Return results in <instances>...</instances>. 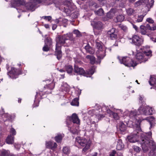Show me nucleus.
Listing matches in <instances>:
<instances>
[{
    "label": "nucleus",
    "mask_w": 156,
    "mask_h": 156,
    "mask_svg": "<svg viewBox=\"0 0 156 156\" xmlns=\"http://www.w3.org/2000/svg\"><path fill=\"white\" fill-rule=\"evenodd\" d=\"M71 124H72V123H71ZM67 124L68 125V127L69 128V129L71 132L73 133H77L79 129L78 127H77L76 129H74L73 127H71V125L72 124H71L70 125V124H68V122L67 123Z\"/></svg>",
    "instance_id": "nucleus-31"
},
{
    "label": "nucleus",
    "mask_w": 156,
    "mask_h": 156,
    "mask_svg": "<svg viewBox=\"0 0 156 156\" xmlns=\"http://www.w3.org/2000/svg\"><path fill=\"white\" fill-rule=\"evenodd\" d=\"M127 115V117L129 118V120L126 122L127 126L129 127H136L140 130V123L141 121L139 117L137 116L136 110L129 111L128 110H126L124 112L123 116Z\"/></svg>",
    "instance_id": "nucleus-2"
},
{
    "label": "nucleus",
    "mask_w": 156,
    "mask_h": 156,
    "mask_svg": "<svg viewBox=\"0 0 156 156\" xmlns=\"http://www.w3.org/2000/svg\"><path fill=\"white\" fill-rule=\"evenodd\" d=\"M57 26L56 24H53L52 26V29L53 30H54L56 29Z\"/></svg>",
    "instance_id": "nucleus-64"
},
{
    "label": "nucleus",
    "mask_w": 156,
    "mask_h": 156,
    "mask_svg": "<svg viewBox=\"0 0 156 156\" xmlns=\"http://www.w3.org/2000/svg\"><path fill=\"white\" fill-rule=\"evenodd\" d=\"M90 123V129L86 131V133L89 134L90 136H93L94 135L95 132L97 131L98 125L94 121L91 122Z\"/></svg>",
    "instance_id": "nucleus-14"
},
{
    "label": "nucleus",
    "mask_w": 156,
    "mask_h": 156,
    "mask_svg": "<svg viewBox=\"0 0 156 156\" xmlns=\"http://www.w3.org/2000/svg\"><path fill=\"white\" fill-rule=\"evenodd\" d=\"M116 153V151H115L113 150L110 154V156H115Z\"/></svg>",
    "instance_id": "nucleus-58"
},
{
    "label": "nucleus",
    "mask_w": 156,
    "mask_h": 156,
    "mask_svg": "<svg viewBox=\"0 0 156 156\" xmlns=\"http://www.w3.org/2000/svg\"><path fill=\"white\" fill-rule=\"evenodd\" d=\"M91 24L94 29V32L95 35L98 34L99 33H97L95 30H98L100 31L103 29V24L100 21L97 22L95 20H94L91 22Z\"/></svg>",
    "instance_id": "nucleus-12"
},
{
    "label": "nucleus",
    "mask_w": 156,
    "mask_h": 156,
    "mask_svg": "<svg viewBox=\"0 0 156 156\" xmlns=\"http://www.w3.org/2000/svg\"><path fill=\"white\" fill-rule=\"evenodd\" d=\"M148 2L149 0H140L135 3V6L137 7L141 5H147L148 4Z\"/></svg>",
    "instance_id": "nucleus-24"
},
{
    "label": "nucleus",
    "mask_w": 156,
    "mask_h": 156,
    "mask_svg": "<svg viewBox=\"0 0 156 156\" xmlns=\"http://www.w3.org/2000/svg\"><path fill=\"white\" fill-rule=\"evenodd\" d=\"M117 12V10L114 9H111L107 14V17L108 19H112Z\"/></svg>",
    "instance_id": "nucleus-22"
},
{
    "label": "nucleus",
    "mask_w": 156,
    "mask_h": 156,
    "mask_svg": "<svg viewBox=\"0 0 156 156\" xmlns=\"http://www.w3.org/2000/svg\"><path fill=\"white\" fill-rule=\"evenodd\" d=\"M55 87V83L54 82H52L51 83H50L49 84L46 85V86L44 87L46 88H47L48 89H49L50 90V91H48V92H47V94H48L49 93H50L51 92V90L53 89Z\"/></svg>",
    "instance_id": "nucleus-33"
},
{
    "label": "nucleus",
    "mask_w": 156,
    "mask_h": 156,
    "mask_svg": "<svg viewBox=\"0 0 156 156\" xmlns=\"http://www.w3.org/2000/svg\"><path fill=\"white\" fill-rule=\"evenodd\" d=\"M107 34L112 40L116 39L117 36V33L115 31V29L114 28H112L108 30Z\"/></svg>",
    "instance_id": "nucleus-21"
},
{
    "label": "nucleus",
    "mask_w": 156,
    "mask_h": 156,
    "mask_svg": "<svg viewBox=\"0 0 156 156\" xmlns=\"http://www.w3.org/2000/svg\"><path fill=\"white\" fill-rule=\"evenodd\" d=\"M41 0H30L29 2L25 3L24 0H12L11 3V7L16 8L21 5H24L26 9L31 11L35 9L36 5L41 2Z\"/></svg>",
    "instance_id": "nucleus-3"
},
{
    "label": "nucleus",
    "mask_w": 156,
    "mask_h": 156,
    "mask_svg": "<svg viewBox=\"0 0 156 156\" xmlns=\"http://www.w3.org/2000/svg\"><path fill=\"white\" fill-rule=\"evenodd\" d=\"M139 100L140 101V102L142 103L143 101L145 100V98L144 96L143 95H140L139 97Z\"/></svg>",
    "instance_id": "nucleus-49"
},
{
    "label": "nucleus",
    "mask_w": 156,
    "mask_h": 156,
    "mask_svg": "<svg viewBox=\"0 0 156 156\" xmlns=\"http://www.w3.org/2000/svg\"><path fill=\"white\" fill-rule=\"evenodd\" d=\"M61 26H63L64 27H66L68 20L64 18L61 19Z\"/></svg>",
    "instance_id": "nucleus-44"
},
{
    "label": "nucleus",
    "mask_w": 156,
    "mask_h": 156,
    "mask_svg": "<svg viewBox=\"0 0 156 156\" xmlns=\"http://www.w3.org/2000/svg\"><path fill=\"white\" fill-rule=\"evenodd\" d=\"M86 58L90 60L91 64H93L95 63V58L94 56L90 55H87L86 56Z\"/></svg>",
    "instance_id": "nucleus-37"
},
{
    "label": "nucleus",
    "mask_w": 156,
    "mask_h": 156,
    "mask_svg": "<svg viewBox=\"0 0 156 156\" xmlns=\"http://www.w3.org/2000/svg\"><path fill=\"white\" fill-rule=\"evenodd\" d=\"M138 111L139 114L145 115H152L155 112L153 108L148 106L144 105H141L139 108Z\"/></svg>",
    "instance_id": "nucleus-10"
},
{
    "label": "nucleus",
    "mask_w": 156,
    "mask_h": 156,
    "mask_svg": "<svg viewBox=\"0 0 156 156\" xmlns=\"http://www.w3.org/2000/svg\"><path fill=\"white\" fill-rule=\"evenodd\" d=\"M92 7L95 8H97L99 7V6L95 3H94L92 5Z\"/></svg>",
    "instance_id": "nucleus-56"
},
{
    "label": "nucleus",
    "mask_w": 156,
    "mask_h": 156,
    "mask_svg": "<svg viewBox=\"0 0 156 156\" xmlns=\"http://www.w3.org/2000/svg\"><path fill=\"white\" fill-rule=\"evenodd\" d=\"M14 137L10 135H9L6 139V143L8 144H12L14 142Z\"/></svg>",
    "instance_id": "nucleus-28"
},
{
    "label": "nucleus",
    "mask_w": 156,
    "mask_h": 156,
    "mask_svg": "<svg viewBox=\"0 0 156 156\" xmlns=\"http://www.w3.org/2000/svg\"><path fill=\"white\" fill-rule=\"evenodd\" d=\"M133 147L134 151L136 153H139L141 150V149L137 146H134Z\"/></svg>",
    "instance_id": "nucleus-46"
},
{
    "label": "nucleus",
    "mask_w": 156,
    "mask_h": 156,
    "mask_svg": "<svg viewBox=\"0 0 156 156\" xmlns=\"http://www.w3.org/2000/svg\"><path fill=\"white\" fill-rule=\"evenodd\" d=\"M127 14L129 16L133 15L136 12V11L131 8H129L126 9Z\"/></svg>",
    "instance_id": "nucleus-32"
},
{
    "label": "nucleus",
    "mask_w": 156,
    "mask_h": 156,
    "mask_svg": "<svg viewBox=\"0 0 156 156\" xmlns=\"http://www.w3.org/2000/svg\"><path fill=\"white\" fill-rule=\"evenodd\" d=\"M145 14H143L142 15H139L136 21L137 22H142L143 20L144 17L145 16Z\"/></svg>",
    "instance_id": "nucleus-45"
},
{
    "label": "nucleus",
    "mask_w": 156,
    "mask_h": 156,
    "mask_svg": "<svg viewBox=\"0 0 156 156\" xmlns=\"http://www.w3.org/2000/svg\"><path fill=\"white\" fill-rule=\"evenodd\" d=\"M149 84L152 86H153L154 87V88H155L156 87V78L151 76L149 81Z\"/></svg>",
    "instance_id": "nucleus-27"
},
{
    "label": "nucleus",
    "mask_w": 156,
    "mask_h": 156,
    "mask_svg": "<svg viewBox=\"0 0 156 156\" xmlns=\"http://www.w3.org/2000/svg\"><path fill=\"white\" fill-rule=\"evenodd\" d=\"M38 93H37V94L35 97V100L34 101V103L33 105V106L34 107L38 106L39 101L38 100H37V99H38Z\"/></svg>",
    "instance_id": "nucleus-43"
},
{
    "label": "nucleus",
    "mask_w": 156,
    "mask_h": 156,
    "mask_svg": "<svg viewBox=\"0 0 156 156\" xmlns=\"http://www.w3.org/2000/svg\"><path fill=\"white\" fill-rule=\"evenodd\" d=\"M154 0H151V3L149 4V5L150 6V8H151L152 6H153L154 5ZM148 6L149 5V4L147 5H146Z\"/></svg>",
    "instance_id": "nucleus-57"
},
{
    "label": "nucleus",
    "mask_w": 156,
    "mask_h": 156,
    "mask_svg": "<svg viewBox=\"0 0 156 156\" xmlns=\"http://www.w3.org/2000/svg\"><path fill=\"white\" fill-rule=\"evenodd\" d=\"M42 18L48 21H50L51 19V17L50 16H43Z\"/></svg>",
    "instance_id": "nucleus-51"
},
{
    "label": "nucleus",
    "mask_w": 156,
    "mask_h": 156,
    "mask_svg": "<svg viewBox=\"0 0 156 156\" xmlns=\"http://www.w3.org/2000/svg\"><path fill=\"white\" fill-rule=\"evenodd\" d=\"M147 22L151 24L153 23H154V20L151 18H148L146 20Z\"/></svg>",
    "instance_id": "nucleus-52"
},
{
    "label": "nucleus",
    "mask_w": 156,
    "mask_h": 156,
    "mask_svg": "<svg viewBox=\"0 0 156 156\" xmlns=\"http://www.w3.org/2000/svg\"><path fill=\"white\" fill-rule=\"evenodd\" d=\"M65 69L69 74H71L73 70L72 66L70 65H66L65 67Z\"/></svg>",
    "instance_id": "nucleus-34"
},
{
    "label": "nucleus",
    "mask_w": 156,
    "mask_h": 156,
    "mask_svg": "<svg viewBox=\"0 0 156 156\" xmlns=\"http://www.w3.org/2000/svg\"><path fill=\"white\" fill-rule=\"evenodd\" d=\"M124 147V145L122 143V140L121 139L118 140L117 145L116 149L119 150H120L123 149Z\"/></svg>",
    "instance_id": "nucleus-29"
},
{
    "label": "nucleus",
    "mask_w": 156,
    "mask_h": 156,
    "mask_svg": "<svg viewBox=\"0 0 156 156\" xmlns=\"http://www.w3.org/2000/svg\"><path fill=\"white\" fill-rule=\"evenodd\" d=\"M125 17L122 15H119L117 16L115 21L116 22H121L124 19Z\"/></svg>",
    "instance_id": "nucleus-35"
},
{
    "label": "nucleus",
    "mask_w": 156,
    "mask_h": 156,
    "mask_svg": "<svg viewBox=\"0 0 156 156\" xmlns=\"http://www.w3.org/2000/svg\"><path fill=\"white\" fill-rule=\"evenodd\" d=\"M91 143L90 140H87L82 137H77L76 138V143H78L81 146L85 147L82 150L84 152H85L90 148Z\"/></svg>",
    "instance_id": "nucleus-7"
},
{
    "label": "nucleus",
    "mask_w": 156,
    "mask_h": 156,
    "mask_svg": "<svg viewBox=\"0 0 156 156\" xmlns=\"http://www.w3.org/2000/svg\"><path fill=\"white\" fill-rule=\"evenodd\" d=\"M3 117L6 118L5 120H10L11 119V116L10 114H5L2 115Z\"/></svg>",
    "instance_id": "nucleus-48"
},
{
    "label": "nucleus",
    "mask_w": 156,
    "mask_h": 156,
    "mask_svg": "<svg viewBox=\"0 0 156 156\" xmlns=\"http://www.w3.org/2000/svg\"><path fill=\"white\" fill-rule=\"evenodd\" d=\"M80 61H75L76 64L74 65V71L77 74L83 75L84 76L87 77H90L94 72V70L95 68L94 66H92L90 69L86 72H85L84 70L82 68H79L77 65L78 63H80Z\"/></svg>",
    "instance_id": "nucleus-6"
},
{
    "label": "nucleus",
    "mask_w": 156,
    "mask_h": 156,
    "mask_svg": "<svg viewBox=\"0 0 156 156\" xmlns=\"http://www.w3.org/2000/svg\"><path fill=\"white\" fill-rule=\"evenodd\" d=\"M74 34H75L77 37H80L81 36V34L80 32L77 30H74L73 31Z\"/></svg>",
    "instance_id": "nucleus-47"
},
{
    "label": "nucleus",
    "mask_w": 156,
    "mask_h": 156,
    "mask_svg": "<svg viewBox=\"0 0 156 156\" xmlns=\"http://www.w3.org/2000/svg\"><path fill=\"white\" fill-rule=\"evenodd\" d=\"M106 111L107 113L109 114V116L112 117L115 119L116 120L119 119V117L117 113L111 111L109 109H107Z\"/></svg>",
    "instance_id": "nucleus-23"
},
{
    "label": "nucleus",
    "mask_w": 156,
    "mask_h": 156,
    "mask_svg": "<svg viewBox=\"0 0 156 156\" xmlns=\"http://www.w3.org/2000/svg\"><path fill=\"white\" fill-rule=\"evenodd\" d=\"M69 86L67 83L66 82H62L59 88V90L61 91L60 94L61 96H64L66 93H67L69 91Z\"/></svg>",
    "instance_id": "nucleus-17"
},
{
    "label": "nucleus",
    "mask_w": 156,
    "mask_h": 156,
    "mask_svg": "<svg viewBox=\"0 0 156 156\" xmlns=\"http://www.w3.org/2000/svg\"><path fill=\"white\" fill-rule=\"evenodd\" d=\"M136 130L134 131L130 135L127 137L128 140L131 143L140 142L142 149L144 152L151 151L149 153L150 156H156V147L155 143L151 140V133H144L141 130L140 128L139 129L135 127Z\"/></svg>",
    "instance_id": "nucleus-1"
},
{
    "label": "nucleus",
    "mask_w": 156,
    "mask_h": 156,
    "mask_svg": "<svg viewBox=\"0 0 156 156\" xmlns=\"http://www.w3.org/2000/svg\"><path fill=\"white\" fill-rule=\"evenodd\" d=\"M14 146L15 148L17 149H19L20 147V144H15L14 145Z\"/></svg>",
    "instance_id": "nucleus-60"
},
{
    "label": "nucleus",
    "mask_w": 156,
    "mask_h": 156,
    "mask_svg": "<svg viewBox=\"0 0 156 156\" xmlns=\"http://www.w3.org/2000/svg\"><path fill=\"white\" fill-rule=\"evenodd\" d=\"M146 27L144 25H141L140 27V31L141 34L145 35L147 33Z\"/></svg>",
    "instance_id": "nucleus-38"
},
{
    "label": "nucleus",
    "mask_w": 156,
    "mask_h": 156,
    "mask_svg": "<svg viewBox=\"0 0 156 156\" xmlns=\"http://www.w3.org/2000/svg\"><path fill=\"white\" fill-rule=\"evenodd\" d=\"M9 151L5 150H2L0 151V155L1 156H8Z\"/></svg>",
    "instance_id": "nucleus-41"
},
{
    "label": "nucleus",
    "mask_w": 156,
    "mask_h": 156,
    "mask_svg": "<svg viewBox=\"0 0 156 156\" xmlns=\"http://www.w3.org/2000/svg\"><path fill=\"white\" fill-rule=\"evenodd\" d=\"M71 104L73 106H78L79 102L78 98H76L73 99L71 102Z\"/></svg>",
    "instance_id": "nucleus-39"
},
{
    "label": "nucleus",
    "mask_w": 156,
    "mask_h": 156,
    "mask_svg": "<svg viewBox=\"0 0 156 156\" xmlns=\"http://www.w3.org/2000/svg\"><path fill=\"white\" fill-rule=\"evenodd\" d=\"M63 152L66 154H68L70 152V150L69 147H64L62 149Z\"/></svg>",
    "instance_id": "nucleus-42"
},
{
    "label": "nucleus",
    "mask_w": 156,
    "mask_h": 156,
    "mask_svg": "<svg viewBox=\"0 0 156 156\" xmlns=\"http://www.w3.org/2000/svg\"><path fill=\"white\" fill-rule=\"evenodd\" d=\"M98 110H89L87 113V115H90V116H95L96 119L95 120L96 121L98 122V120L101 119V118H103L104 117V115L102 114H96L94 115V113L95 112L96 113H98Z\"/></svg>",
    "instance_id": "nucleus-16"
},
{
    "label": "nucleus",
    "mask_w": 156,
    "mask_h": 156,
    "mask_svg": "<svg viewBox=\"0 0 156 156\" xmlns=\"http://www.w3.org/2000/svg\"><path fill=\"white\" fill-rule=\"evenodd\" d=\"M121 29L124 31H126L127 30V28L126 26L123 25H121L120 26Z\"/></svg>",
    "instance_id": "nucleus-53"
},
{
    "label": "nucleus",
    "mask_w": 156,
    "mask_h": 156,
    "mask_svg": "<svg viewBox=\"0 0 156 156\" xmlns=\"http://www.w3.org/2000/svg\"><path fill=\"white\" fill-rule=\"evenodd\" d=\"M10 133L13 136L15 135L16 134V132L15 130L12 128L10 129Z\"/></svg>",
    "instance_id": "nucleus-50"
},
{
    "label": "nucleus",
    "mask_w": 156,
    "mask_h": 156,
    "mask_svg": "<svg viewBox=\"0 0 156 156\" xmlns=\"http://www.w3.org/2000/svg\"><path fill=\"white\" fill-rule=\"evenodd\" d=\"M64 134L63 133H58L54 138L55 141L58 143H61L63 138L64 137Z\"/></svg>",
    "instance_id": "nucleus-25"
},
{
    "label": "nucleus",
    "mask_w": 156,
    "mask_h": 156,
    "mask_svg": "<svg viewBox=\"0 0 156 156\" xmlns=\"http://www.w3.org/2000/svg\"><path fill=\"white\" fill-rule=\"evenodd\" d=\"M85 49L87 52L90 54H92L94 53V49L90 47L89 44H87L85 46Z\"/></svg>",
    "instance_id": "nucleus-30"
},
{
    "label": "nucleus",
    "mask_w": 156,
    "mask_h": 156,
    "mask_svg": "<svg viewBox=\"0 0 156 156\" xmlns=\"http://www.w3.org/2000/svg\"><path fill=\"white\" fill-rule=\"evenodd\" d=\"M76 92H77L76 93H77V95L79 96L81 93V90L78 89L77 90H76Z\"/></svg>",
    "instance_id": "nucleus-61"
},
{
    "label": "nucleus",
    "mask_w": 156,
    "mask_h": 156,
    "mask_svg": "<svg viewBox=\"0 0 156 156\" xmlns=\"http://www.w3.org/2000/svg\"><path fill=\"white\" fill-rule=\"evenodd\" d=\"M129 42L136 45H139L141 44L143 42V40L140 38L138 36L134 35L132 37H129Z\"/></svg>",
    "instance_id": "nucleus-13"
},
{
    "label": "nucleus",
    "mask_w": 156,
    "mask_h": 156,
    "mask_svg": "<svg viewBox=\"0 0 156 156\" xmlns=\"http://www.w3.org/2000/svg\"><path fill=\"white\" fill-rule=\"evenodd\" d=\"M97 154H98L97 152H95L90 154L89 155H87V156H97Z\"/></svg>",
    "instance_id": "nucleus-62"
},
{
    "label": "nucleus",
    "mask_w": 156,
    "mask_h": 156,
    "mask_svg": "<svg viewBox=\"0 0 156 156\" xmlns=\"http://www.w3.org/2000/svg\"><path fill=\"white\" fill-rule=\"evenodd\" d=\"M22 73L21 71L14 67L11 68V71L7 73L10 77L16 79L18 77L19 75Z\"/></svg>",
    "instance_id": "nucleus-15"
},
{
    "label": "nucleus",
    "mask_w": 156,
    "mask_h": 156,
    "mask_svg": "<svg viewBox=\"0 0 156 156\" xmlns=\"http://www.w3.org/2000/svg\"><path fill=\"white\" fill-rule=\"evenodd\" d=\"M97 50L96 52L97 56L99 60L103 59L105 56L106 48L103 47L101 43L96 42Z\"/></svg>",
    "instance_id": "nucleus-11"
},
{
    "label": "nucleus",
    "mask_w": 156,
    "mask_h": 156,
    "mask_svg": "<svg viewBox=\"0 0 156 156\" xmlns=\"http://www.w3.org/2000/svg\"><path fill=\"white\" fill-rule=\"evenodd\" d=\"M64 7L60 6L59 9L64 12L67 16H70L73 19L78 17L79 15L78 11H75L72 13L71 12L75 8V6L72 3L71 0H66L63 3Z\"/></svg>",
    "instance_id": "nucleus-5"
},
{
    "label": "nucleus",
    "mask_w": 156,
    "mask_h": 156,
    "mask_svg": "<svg viewBox=\"0 0 156 156\" xmlns=\"http://www.w3.org/2000/svg\"><path fill=\"white\" fill-rule=\"evenodd\" d=\"M117 58L121 64H123L126 66L129 67H134L137 65L136 62L133 61L129 57L118 56Z\"/></svg>",
    "instance_id": "nucleus-9"
},
{
    "label": "nucleus",
    "mask_w": 156,
    "mask_h": 156,
    "mask_svg": "<svg viewBox=\"0 0 156 156\" xmlns=\"http://www.w3.org/2000/svg\"><path fill=\"white\" fill-rule=\"evenodd\" d=\"M61 19H56L55 20V23H59V25L61 26Z\"/></svg>",
    "instance_id": "nucleus-55"
},
{
    "label": "nucleus",
    "mask_w": 156,
    "mask_h": 156,
    "mask_svg": "<svg viewBox=\"0 0 156 156\" xmlns=\"http://www.w3.org/2000/svg\"><path fill=\"white\" fill-rule=\"evenodd\" d=\"M68 40H73L72 33H69L60 36L56 39L55 54L58 60L60 59L62 56V52L61 50V45L65 44L66 43V41Z\"/></svg>",
    "instance_id": "nucleus-4"
},
{
    "label": "nucleus",
    "mask_w": 156,
    "mask_h": 156,
    "mask_svg": "<svg viewBox=\"0 0 156 156\" xmlns=\"http://www.w3.org/2000/svg\"><path fill=\"white\" fill-rule=\"evenodd\" d=\"M151 55V51L149 50L148 51H145L144 53L138 52L136 54L135 57L138 62L141 63L146 61L149 57H150Z\"/></svg>",
    "instance_id": "nucleus-8"
},
{
    "label": "nucleus",
    "mask_w": 156,
    "mask_h": 156,
    "mask_svg": "<svg viewBox=\"0 0 156 156\" xmlns=\"http://www.w3.org/2000/svg\"><path fill=\"white\" fill-rule=\"evenodd\" d=\"M95 14L99 16H101L104 14V11L101 8L99 9L98 10L94 11Z\"/></svg>",
    "instance_id": "nucleus-40"
},
{
    "label": "nucleus",
    "mask_w": 156,
    "mask_h": 156,
    "mask_svg": "<svg viewBox=\"0 0 156 156\" xmlns=\"http://www.w3.org/2000/svg\"><path fill=\"white\" fill-rule=\"evenodd\" d=\"M145 27H146V29L147 30H150L151 29V27L150 26L149 24H147Z\"/></svg>",
    "instance_id": "nucleus-59"
},
{
    "label": "nucleus",
    "mask_w": 156,
    "mask_h": 156,
    "mask_svg": "<svg viewBox=\"0 0 156 156\" xmlns=\"http://www.w3.org/2000/svg\"><path fill=\"white\" fill-rule=\"evenodd\" d=\"M119 130L120 133H123V132L126 130V127L124 124L122 122H120L119 125Z\"/></svg>",
    "instance_id": "nucleus-26"
},
{
    "label": "nucleus",
    "mask_w": 156,
    "mask_h": 156,
    "mask_svg": "<svg viewBox=\"0 0 156 156\" xmlns=\"http://www.w3.org/2000/svg\"><path fill=\"white\" fill-rule=\"evenodd\" d=\"M67 120H72L73 123H75L78 125L80 124V120L77 115L76 113H73L71 116L67 117Z\"/></svg>",
    "instance_id": "nucleus-18"
},
{
    "label": "nucleus",
    "mask_w": 156,
    "mask_h": 156,
    "mask_svg": "<svg viewBox=\"0 0 156 156\" xmlns=\"http://www.w3.org/2000/svg\"><path fill=\"white\" fill-rule=\"evenodd\" d=\"M45 144L46 147L50 148L53 150H55L57 148V146L56 143L52 141H46Z\"/></svg>",
    "instance_id": "nucleus-20"
},
{
    "label": "nucleus",
    "mask_w": 156,
    "mask_h": 156,
    "mask_svg": "<svg viewBox=\"0 0 156 156\" xmlns=\"http://www.w3.org/2000/svg\"><path fill=\"white\" fill-rule=\"evenodd\" d=\"M0 144L1 146H3L4 144V142L2 138V135L1 134H0Z\"/></svg>",
    "instance_id": "nucleus-54"
},
{
    "label": "nucleus",
    "mask_w": 156,
    "mask_h": 156,
    "mask_svg": "<svg viewBox=\"0 0 156 156\" xmlns=\"http://www.w3.org/2000/svg\"><path fill=\"white\" fill-rule=\"evenodd\" d=\"M149 122L150 124V128H151L152 126H153L154 122V118L153 116H150L149 117L147 118L146 119Z\"/></svg>",
    "instance_id": "nucleus-36"
},
{
    "label": "nucleus",
    "mask_w": 156,
    "mask_h": 156,
    "mask_svg": "<svg viewBox=\"0 0 156 156\" xmlns=\"http://www.w3.org/2000/svg\"><path fill=\"white\" fill-rule=\"evenodd\" d=\"M156 30V26L155 25H153L152 27H151V29L150 30Z\"/></svg>",
    "instance_id": "nucleus-63"
},
{
    "label": "nucleus",
    "mask_w": 156,
    "mask_h": 156,
    "mask_svg": "<svg viewBox=\"0 0 156 156\" xmlns=\"http://www.w3.org/2000/svg\"><path fill=\"white\" fill-rule=\"evenodd\" d=\"M51 44V39L49 37L46 38L45 40V44L43 48V50L45 51H48Z\"/></svg>",
    "instance_id": "nucleus-19"
}]
</instances>
